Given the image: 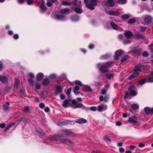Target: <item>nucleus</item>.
<instances>
[{
	"label": "nucleus",
	"mask_w": 153,
	"mask_h": 153,
	"mask_svg": "<svg viewBox=\"0 0 153 153\" xmlns=\"http://www.w3.org/2000/svg\"><path fill=\"white\" fill-rule=\"evenodd\" d=\"M146 66L141 64H138L135 66L133 71V74L131 75L128 77L129 80L133 78H135L139 75V73L142 71H145L147 68Z\"/></svg>",
	"instance_id": "1"
},
{
	"label": "nucleus",
	"mask_w": 153,
	"mask_h": 153,
	"mask_svg": "<svg viewBox=\"0 0 153 153\" xmlns=\"http://www.w3.org/2000/svg\"><path fill=\"white\" fill-rule=\"evenodd\" d=\"M114 62L112 61H109L105 64L102 65L100 63L97 65V67L99 68V70L102 72L104 73L108 71V69L113 67Z\"/></svg>",
	"instance_id": "2"
},
{
	"label": "nucleus",
	"mask_w": 153,
	"mask_h": 153,
	"mask_svg": "<svg viewBox=\"0 0 153 153\" xmlns=\"http://www.w3.org/2000/svg\"><path fill=\"white\" fill-rule=\"evenodd\" d=\"M71 104L74 105H72V108L74 109L82 108L86 110L89 109V108L85 107L81 103L76 104V101L75 100H72Z\"/></svg>",
	"instance_id": "3"
},
{
	"label": "nucleus",
	"mask_w": 153,
	"mask_h": 153,
	"mask_svg": "<svg viewBox=\"0 0 153 153\" xmlns=\"http://www.w3.org/2000/svg\"><path fill=\"white\" fill-rule=\"evenodd\" d=\"M124 53V51L121 49H119L116 51L115 52L114 59L115 60H118L120 56L123 55Z\"/></svg>",
	"instance_id": "4"
},
{
	"label": "nucleus",
	"mask_w": 153,
	"mask_h": 153,
	"mask_svg": "<svg viewBox=\"0 0 153 153\" xmlns=\"http://www.w3.org/2000/svg\"><path fill=\"white\" fill-rule=\"evenodd\" d=\"M128 121L129 122L133 124L138 123L137 117L135 115H133L131 117H129Z\"/></svg>",
	"instance_id": "5"
},
{
	"label": "nucleus",
	"mask_w": 153,
	"mask_h": 153,
	"mask_svg": "<svg viewBox=\"0 0 153 153\" xmlns=\"http://www.w3.org/2000/svg\"><path fill=\"white\" fill-rule=\"evenodd\" d=\"M55 18L57 20L61 21H64L66 19V17L62 14H56Z\"/></svg>",
	"instance_id": "6"
},
{
	"label": "nucleus",
	"mask_w": 153,
	"mask_h": 153,
	"mask_svg": "<svg viewBox=\"0 0 153 153\" xmlns=\"http://www.w3.org/2000/svg\"><path fill=\"white\" fill-rule=\"evenodd\" d=\"M60 143L67 145H70L73 144V142L68 138L62 139L60 140Z\"/></svg>",
	"instance_id": "7"
},
{
	"label": "nucleus",
	"mask_w": 153,
	"mask_h": 153,
	"mask_svg": "<svg viewBox=\"0 0 153 153\" xmlns=\"http://www.w3.org/2000/svg\"><path fill=\"white\" fill-rule=\"evenodd\" d=\"M62 105L64 108H67L69 106H71L72 108V105L71 104L69 103L68 100L65 99L63 102Z\"/></svg>",
	"instance_id": "8"
},
{
	"label": "nucleus",
	"mask_w": 153,
	"mask_h": 153,
	"mask_svg": "<svg viewBox=\"0 0 153 153\" xmlns=\"http://www.w3.org/2000/svg\"><path fill=\"white\" fill-rule=\"evenodd\" d=\"M144 110L147 114H153V107L151 108L149 107H146L144 108Z\"/></svg>",
	"instance_id": "9"
},
{
	"label": "nucleus",
	"mask_w": 153,
	"mask_h": 153,
	"mask_svg": "<svg viewBox=\"0 0 153 153\" xmlns=\"http://www.w3.org/2000/svg\"><path fill=\"white\" fill-rule=\"evenodd\" d=\"M105 4L108 7H112L114 6L115 4L114 0H107Z\"/></svg>",
	"instance_id": "10"
},
{
	"label": "nucleus",
	"mask_w": 153,
	"mask_h": 153,
	"mask_svg": "<svg viewBox=\"0 0 153 153\" xmlns=\"http://www.w3.org/2000/svg\"><path fill=\"white\" fill-rule=\"evenodd\" d=\"M133 33L130 31L127 30L124 33L125 36L127 38L129 39L131 37L133 36Z\"/></svg>",
	"instance_id": "11"
},
{
	"label": "nucleus",
	"mask_w": 153,
	"mask_h": 153,
	"mask_svg": "<svg viewBox=\"0 0 153 153\" xmlns=\"http://www.w3.org/2000/svg\"><path fill=\"white\" fill-rule=\"evenodd\" d=\"M36 131L38 134L39 136L40 137H43L45 135V134L43 130L41 129H37L36 130Z\"/></svg>",
	"instance_id": "12"
},
{
	"label": "nucleus",
	"mask_w": 153,
	"mask_h": 153,
	"mask_svg": "<svg viewBox=\"0 0 153 153\" xmlns=\"http://www.w3.org/2000/svg\"><path fill=\"white\" fill-rule=\"evenodd\" d=\"M70 122V120H68L62 122H58L57 123V125L59 126H64L67 125Z\"/></svg>",
	"instance_id": "13"
},
{
	"label": "nucleus",
	"mask_w": 153,
	"mask_h": 153,
	"mask_svg": "<svg viewBox=\"0 0 153 153\" xmlns=\"http://www.w3.org/2000/svg\"><path fill=\"white\" fill-rule=\"evenodd\" d=\"M135 35L136 39H143L144 41H146V37L142 34L137 33L135 34Z\"/></svg>",
	"instance_id": "14"
},
{
	"label": "nucleus",
	"mask_w": 153,
	"mask_h": 153,
	"mask_svg": "<svg viewBox=\"0 0 153 153\" xmlns=\"http://www.w3.org/2000/svg\"><path fill=\"white\" fill-rule=\"evenodd\" d=\"M74 122L78 124H82L86 123L87 122V121L84 118H80L76 120Z\"/></svg>",
	"instance_id": "15"
},
{
	"label": "nucleus",
	"mask_w": 153,
	"mask_h": 153,
	"mask_svg": "<svg viewBox=\"0 0 153 153\" xmlns=\"http://www.w3.org/2000/svg\"><path fill=\"white\" fill-rule=\"evenodd\" d=\"M70 10L68 8H64L61 9L60 10V13L61 14L63 15L64 14H68L70 11Z\"/></svg>",
	"instance_id": "16"
},
{
	"label": "nucleus",
	"mask_w": 153,
	"mask_h": 153,
	"mask_svg": "<svg viewBox=\"0 0 153 153\" xmlns=\"http://www.w3.org/2000/svg\"><path fill=\"white\" fill-rule=\"evenodd\" d=\"M63 137V135L62 134H59L55 135L53 136L52 139L54 141H56L60 139L61 137Z\"/></svg>",
	"instance_id": "17"
},
{
	"label": "nucleus",
	"mask_w": 153,
	"mask_h": 153,
	"mask_svg": "<svg viewBox=\"0 0 153 153\" xmlns=\"http://www.w3.org/2000/svg\"><path fill=\"white\" fill-rule=\"evenodd\" d=\"M49 83V80L48 78H45L42 81V85L43 86H48Z\"/></svg>",
	"instance_id": "18"
},
{
	"label": "nucleus",
	"mask_w": 153,
	"mask_h": 153,
	"mask_svg": "<svg viewBox=\"0 0 153 153\" xmlns=\"http://www.w3.org/2000/svg\"><path fill=\"white\" fill-rule=\"evenodd\" d=\"M56 90L55 91L56 93H60L62 91V89L60 85H56Z\"/></svg>",
	"instance_id": "19"
},
{
	"label": "nucleus",
	"mask_w": 153,
	"mask_h": 153,
	"mask_svg": "<svg viewBox=\"0 0 153 153\" xmlns=\"http://www.w3.org/2000/svg\"><path fill=\"white\" fill-rule=\"evenodd\" d=\"M144 21L147 23H150L152 21V18L149 16H147L145 17Z\"/></svg>",
	"instance_id": "20"
},
{
	"label": "nucleus",
	"mask_w": 153,
	"mask_h": 153,
	"mask_svg": "<svg viewBox=\"0 0 153 153\" xmlns=\"http://www.w3.org/2000/svg\"><path fill=\"white\" fill-rule=\"evenodd\" d=\"M146 82V79H142L140 80L138 82L136 83V85H142Z\"/></svg>",
	"instance_id": "21"
},
{
	"label": "nucleus",
	"mask_w": 153,
	"mask_h": 153,
	"mask_svg": "<svg viewBox=\"0 0 153 153\" xmlns=\"http://www.w3.org/2000/svg\"><path fill=\"white\" fill-rule=\"evenodd\" d=\"M72 133V131L69 129H66L63 131V135L68 136L70 135ZM64 136H63V137Z\"/></svg>",
	"instance_id": "22"
},
{
	"label": "nucleus",
	"mask_w": 153,
	"mask_h": 153,
	"mask_svg": "<svg viewBox=\"0 0 153 153\" xmlns=\"http://www.w3.org/2000/svg\"><path fill=\"white\" fill-rule=\"evenodd\" d=\"M106 106H104L103 105H99L98 106V110L99 111H101L103 110H105L106 109Z\"/></svg>",
	"instance_id": "23"
},
{
	"label": "nucleus",
	"mask_w": 153,
	"mask_h": 153,
	"mask_svg": "<svg viewBox=\"0 0 153 153\" xmlns=\"http://www.w3.org/2000/svg\"><path fill=\"white\" fill-rule=\"evenodd\" d=\"M131 52L132 54L139 55L141 53V50L137 49H134L132 50Z\"/></svg>",
	"instance_id": "24"
},
{
	"label": "nucleus",
	"mask_w": 153,
	"mask_h": 153,
	"mask_svg": "<svg viewBox=\"0 0 153 153\" xmlns=\"http://www.w3.org/2000/svg\"><path fill=\"white\" fill-rule=\"evenodd\" d=\"M43 76V74L42 73H39L36 76V78L37 80L39 81H40L42 78Z\"/></svg>",
	"instance_id": "25"
},
{
	"label": "nucleus",
	"mask_w": 153,
	"mask_h": 153,
	"mask_svg": "<svg viewBox=\"0 0 153 153\" xmlns=\"http://www.w3.org/2000/svg\"><path fill=\"white\" fill-rule=\"evenodd\" d=\"M7 80V78L5 76H2L0 75V81H1L2 83H5L6 82Z\"/></svg>",
	"instance_id": "26"
},
{
	"label": "nucleus",
	"mask_w": 153,
	"mask_h": 153,
	"mask_svg": "<svg viewBox=\"0 0 153 153\" xmlns=\"http://www.w3.org/2000/svg\"><path fill=\"white\" fill-rule=\"evenodd\" d=\"M86 7L91 10H93L94 9V7L93 4L91 3V2H90V3H88L86 5Z\"/></svg>",
	"instance_id": "27"
},
{
	"label": "nucleus",
	"mask_w": 153,
	"mask_h": 153,
	"mask_svg": "<svg viewBox=\"0 0 153 153\" xmlns=\"http://www.w3.org/2000/svg\"><path fill=\"white\" fill-rule=\"evenodd\" d=\"M129 56L128 55H125L124 56H122V59L121 60V63H123L126 62L127 59Z\"/></svg>",
	"instance_id": "28"
},
{
	"label": "nucleus",
	"mask_w": 153,
	"mask_h": 153,
	"mask_svg": "<svg viewBox=\"0 0 153 153\" xmlns=\"http://www.w3.org/2000/svg\"><path fill=\"white\" fill-rule=\"evenodd\" d=\"M103 140L106 142H111V139L107 135H105L103 138Z\"/></svg>",
	"instance_id": "29"
},
{
	"label": "nucleus",
	"mask_w": 153,
	"mask_h": 153,
	"mask_svg": "<svg viewBox=\"0 0 153 153\" xmlns=\"http://www.w3.org/2000/svg\"><path fill=\"white\" fill-rule=\"evenodd\" d=\"M9 103L8 102H7L6 104H4L3 106V110L5 111L8 110L9 108Z\"/></svg>",
	"instance_id": "30"
},
{
	"label": "nucleus",
	"mask_w": 153,
	"mask_h": 153,
	"mask_svg": "<svg viewBox=\"0 0 153 153\" xmlns=\"http://www.w3.org/2000/svg\"><path fill=\"white\" fill-rule=\"evenodd\" d=\"M111 26L112 28L115 30H117L118 29V27L114 22H111Z\"/></svg>",
	"instance_id": "31"
},
{
	"label": "nucleus",
	"mask_w": 153,
	"mask_h": 153,
	"mask_svg": "<svg viewBox=\"0 0 153 153\" xmlns=\"http://www.w3.org/2000/svg\"><path fill=\"white\" fill-rule=\"evenodd\" d=\"M62 4L64 6H71L72 5V3L69 1H63L62 2Z\"/></svg>",
	"instance_id": "32"
},
{
	"label": "nucleus",
	"mask_w": 153,
	"mask_h": 153,
	"mask_svg": "<svg viewBox=\"0 0 153 153\" xmlns=\"http://www.w3.org/2000/svg\"><path fill=\"white\" fill-rule=\"evenodd\" d=\"M114 75L113 74H107L105 75V77L108 79H111L113 78Z\"/></svg>",
	"instance_id": "33"
},
{
	"label": "nucleus",
	"mask_w": 153,
	"mask_h": 153,
	"mask_svg": "<svg viewBox=\"0 0 153 153\" xmlns=\"http://www.w3.org/2000/svg\"><path fill=\"white\" fill-rule=\"evenodd\" d=\"M25 88L23 87L22 88L20 89L19 91V94L21 96H22L24 95V94L25 93Z\"/></svg>",
	"instance_id": "34"
},
{
	"label": "nucleus",
	"mask_w": 153,
	"mask_h": 153,
	"mask_svg": "<svg viewBox=\"0 0 153 153\" xmlns=\"http://www.w3.org/2000/svg\"><path fill=\"white\" fill-rule=\"evenodd\" d=\"M110 56H111L109 54H106L102 56L101 58V59H108Z\"/></svg>",
	"instance_id": "35"
},
{
	"label": "nucleus",
	"mask_w": 153,
	"mask_h": 153,
	"mask_svg": "<svg viewBox=\"0 0 153 153\" xmlns=\"http://www.w3.org/2000/svg\"><path fill=\"white\" fill-rule=\"evenodd\" d=\"M83 88H85V89L88 92H91L92 90L90 87L88 85H84L82 87Z\"/></svg>",
	"instance_id": "36"
},
{
	"label": "nucleus",
	"mask_w": 153,
	"mask_h": 153,
	"mask_svg": "<svg viewBox=\"0 0 153 153\" xmlns=\"http://www.w3.org/2000/svg\"><path fill=\"white\" fill-rule=\"evenodd\" d=\"M108 14L110 15L118 16L117 12H113L111 10H109L108 12Z\"/></svg>",
	"instance_id": "37"
},
{
	"label": "nucleus",
	"mask_w": 153,
	"mask_h": 153,
	"mask_svg": "<svg viewBox=\"0 0 153 153\" xmlns=\"http://www.w3.org/2000/svg\"><path fill=\"white\" fill-rule=\"evenodd\" d=\"M74 11L77 13L79 14H81L82 13V10L79 7H75Z\"/></svg>",
	"instance_id": "38"
},
{
	"label": "nucleus",
	"mask_w": 153,
	"mask_h": 153,
	"mask_svg": "<svg viewBox=\"0 0 153 153\" xmlns=\"http://www.w3.org/2000/svg\"><path fill=\"white\" fill-rule=\"evenodd\" d=\"M129 18V16L127 14H125L121 16V18L123 20H126Z\"/></svg>",
	"instance_id": "39"
},
{
	"label": "nucleus",
	"mask_w": 153,
	"mask_h": 153,
	"mask_svg": "<svg viewBox=\"0 0 153 153\" xmlns=\"http://www.w3.org/2000/svg\"><path fill=\"white\" fill-rule=\"evenodd\" d=\"M136 88L133 85H130L128 88V91H131L132 90H134Z\"/></svg>",
	"instance_id": "40"
},
{
	"label": "nucleus",
	"mask_w": 153,
	"mask_h": 153,
	"mask_svg": "<svg viewBox=\"0 0 153 153\" xmlns=\"http://www.w3.org/2000/svg\"><path fill=\"white\" fill-rule=\"evenodd\" d=\"M131 108L134 110H136L139 107V105L137 104H133L131 105Z\"/></svg>",
	"instance_id": "41"
},
{
	"label": "nucleus",
	"mask_w": 153,
	"mask_h": 153,
	"mask_svg": "<svg viewBox=\"0 0 153 153\" xmlns=\"http://www.w3.org/2000/svg\"><path fill=\"white\" fill-rule=\"evenodd\" d=\"M39 7L43 11H45L47 10V7L45 4H41L39 6Z\"/></svg>",
	"instance_id": "42"
},
{
	"label": "nucleus",
	"mask_w": 153,
	"mask_h": 153,
	"mask_svg": "<svg viewBox=\"0 0 153 153\" xmlns=\"http://www.w3.org/2000/svg\"><path fill=\"white\" fill-rule=\"evenodd\" d=\"M20 122H25V123H27L28 122V120L26 119L25 118L21 117L20 118Z\"/></svg>",
	"instance_id": "43"
},
{
	"label": "nucleus",
	"mask_w": 153,
	"mask_h": 153,
	"mask_svg": "<svg viewBox=\"0 0 153 153\" xmlns=\"http://www.w3.org/2000/svg\"><path fill=\"white\" fill-rule=\"evenodd\" d=\"M136 22V19L134 18H132L129 19L128 21V24L131 25L134 23L135 22Z\"/></svg>",
	"instance_id": "44"
},
{
	"label": "nucleus",
	"mask_w": 153,
	"mask_h": 153,
	"mask_svg": "<svg viewBox=\"0 0 153 153\" xmlns=\"http://www.w3.org/2000/svg\"><path fill=\"white\" fill-rule=\"evenodd\" d=\"M75 84L76 85H79L83 87L84 85H82V83L79 80H76L75 81Z\"/></svg>",
	"instance_id": "45"
},
{
	"label": "nucleus",
	"mask_w": 153,
	"mask_h": 153,
	"mask_svg": "<svg viewBox=\"0 0 153 153\" xmlns=\"http://www.w3.org/2000/svg\"><path fill=\"white\" fill-rule=\"evenodd\" d=\"M28 81L30 85H31L32 86L33 85L34 81L31 78H29L28 79Z\"/></svg>",
	"instance_id": "46"
},
{
	"label": "nucleus",
	"mask_w": 153,
	"mask_h": 153,
	"mask_svg": "<svg viewBox=\"0 0 153 153\" xmlns=\"http://www.w3.org/2000/svg\"><path fill=\"white\" fill-rule=\"evenodd\" d=\"M136 94V92L134 90H132L130 91V94L131 96H135Z\"/></svg>",
	"instance_id": "47"
},
{
	"label": "nucleus",
	"mask_w": 153,
	"mask_h": 153,
	"mask_svg": "<svg viewBox=\"0 0 153 153\" xmlns=\"http://www.w3.org/2000/svg\"><path fill=\"white\" fill-rule=\"evenodd\" d=\"M71 19L74 21H77L79 19V17L76 15H74L72 16Z\"/></svg>",
	"instance_id": "48"
},
{
	"label": "nucleus",
	"mask_w": 153,
	"mask_h": 153,
	"mask_svg": "<svg viewBox=\"0 0 153 153\" xmlns=\"http://www.w3.org/2000/svg\"><path fill=\"white\" fill-rule=\"evenodd\" d=\"M98 1V0H91L90 2H91V3L93 4L94 5L96 6L97 4V2Z\"/></svg>",
	"instance_id": "49"
},
{
	"label": "nucleus",
	"mask_w": 153,
	"mask_h": 153,
	"mask_svg": "<svg viewBox=\"0 0 153 153\" xmlns=\"http://www.w3.org/2000/svg\"><path fill=\"white\" fill-rule=\"evenodd\" d=\"M19 82L16 81H15L14 84V88H18L19 85Z\"/></svg>",
	"instance_id": "50"
},
{
	"label": "nucleus",
	"mask_w": 153,
	"mask_h": 153,
	"mask_svg": "<svg viewBox=\"0 0 153 153\" xmlns=\"http://www.w3.org/2000/svg\"><path fill=\"white\" fill-rule=\"evenodd\" d=\"M140 31L141 32H144L145 31L146 28L144 27H140Z\"/></svg>",
	"instance_id": "51"
},
{
	"label": "nucleus",
	"mask_w": 153,
	"mask_h": 153,
	"mask_svg": "<svg viewBox=\"0 0 153 153\" xmlns=\"http://www.w3.org/2000/svg\"><path fill=\"white\" fill-rule=\"evenodd\" d=\"M49 77L50 79H53L56 78V75L55 74H53L50 75Z\"/></svg>",
	"instance_id": "52"
},
{
	"label": "nucleus",
	"mask_w": 153,
	"mask_h": 153,
	"mask_svg": "<svg viewBox=\"0 0 153 153\" xmlns=\"http://www.w3.org/2000/svg\"><path fill=\"white\" fill-rule=\"evenodd\" d=\"M94 44H90L88 45V48L92 50L94 48Z\"/></svg>",
	"instance_id": "53"
},
{
	"label": "nucleus",
	"mask_w": 153,
	"mask_h": 153,
	"mask_svg": "<svg viewBox=\"0 0 153 153\" xmlns=\"http://www.w3.org/2000/svg\"><path fill=\"white\" fill-rule=\"evenodd\" d=\"M41 88V85L39 84L38 82H36V88L38 90H39Z\"/></svg>",
	"instance_id": "54"
},
{
	"label": "nucleus",
	"mask_w": 153,
	"mask_h": 153,
	"mask_svg": "<svg viewBox=\"0 0 153 153\" xmlns=\"http://www.w3.org/2000/svg\"><path fill=\"white\" fill-rule=\"evenodd\" d=\"M130 95L128 92H126L125 93V96L124 97L125 99L126 100V98H128L129 97H130Z\"/></svg>",
	"instance_id": "55"
},
{
	"label": "nucleus",
	"mask_w": 153,
	"mask_h": 153,
	"mask_svg": "<svg viewBox=\"0 0 153 153\" xmlns=\"http://www.w3.org/2000/svg\"><path fill=\"white\" fill-rule=\"evenodd\" d=\"M117 1L118 3L122 4H125L126 2V0H118Z\"/></svg>",
	"instance_id": "56"
},
{
	"label": "nucleus",
	"mask_w": 153,
	"mask_h": 153,
	"mask_svg": "<svg viewBox=\"0 0 153 153\" xmlns=\"http://www.w3.org/2000/svg\"><path fill=\"white\" fill-rule=\"evenodd\" d=\"M34 2L33 0H27V4L29 5L33 3Z\"/></svg>",
	"instance_id": "57"
},
{
	"label": "nucleus",
	"mask_w": 153,
	"mask_h": 153,
	"mask_svg": "<svg viewBox=\"0 0 153 153\" xmlns=\"http://www.w3.org/2000/svg\"><path fill=\"white\" fill-rule=\"evenodd\" d=\"M131 42V41L128 39H126L123 41V43L125 44H128Z\"/></svg>",
	"instance_id": "58"
},
{
	"label": "nucleus",
	"mask_w": 153,
	"mask_h": 153,
	"mask_svg": "<svg viewBox=\"0 0 153 153\" xmlns=\"http://www.w3.org/2000/svg\"><path fill=\"white\" fill-rule=\"evenodd\" d=\"M142 55L143 56L146 57L148 56L149 54L147 52L145 51L143 53H142Z\"/></svg>",
	"instance_id": "59"
},
{
	"label": "nucleus",
	"mask_w": 153,
	"mask_h": 153,
	"mask_svg": "<svg viewBox=\"0 0 153 153\" xmlns=\"http://www.w3.org/2000/svg\"><path fill=\"white\" fill-rule=\"evenodd\" d=\"M25 1V0H17L18 3L19 4H23Z\"/></svg>",
	"instance_id": "60"
},
{
	"label": "nucleus",
	"mask_w": 153,
	"mask_h": 153,
	"mask_svg": "<svg viewBox=\"0 0 153 153\" xmlns=\"http://www.w3.org/2000/svg\"><path fill=\"white\" fill-rule=\"evenodd\" d=\"M71 88H70L67 89L66 92V94L67 95H69L71 94Z\"/></svg>",
	"instance_id": "61"
},
{
	"label": "nucleus",
	"mask_w": 153,
	"mask_h": 153,
	"mask_svg": "<svg viewBox=\"0 0 153 153\" xmlns=\"http://www.w3.org/2000/svg\"><path fill=\"white\" fill-rule=\"evenodd\" d=\"M45 105L43 103H40L39 104V106L40 108H43L45 107Z\"/></svg>",
	"instance_id": "62"
},
{
	"label": "nucleus",
	"mask_w": 153,
	"mask_h": 153,
	"mask_svg": "<svg viewBox=\"0 0 153 153\" xmlns=\"http://www.w3.org/2000/svg\"><path fill=\"white\" fill-rule=\"evenodd\" d=\"M60 99L62 100H64L65 98V96L64 94H61L60 96Z\"/></svg>",
	"instance_id": "63"
},
{
	"label": "nucleus",
	"mask_w": 153,
	"mask_h": 153,
	"mask_svg": "<svg viewBox=\"0 0 153 153\" xmlns=\"http://www.w3.org/2000/svg\"><path fill=\"white\" fill-rule=\"evenodd\" d=\"M148 81L150 82H153V77H149L148 79Z\"/></svg>",
	"instance_id": "64"
}]
</instances>
